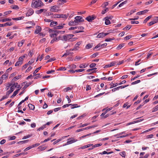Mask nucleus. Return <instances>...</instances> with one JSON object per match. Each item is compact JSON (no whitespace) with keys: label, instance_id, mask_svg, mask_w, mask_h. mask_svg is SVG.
I'll use <instances>...</instances> for the list:
<instances>
[{"label":"nucleus","instance_id":"obj_26","mask_svg":"<svg viewBox=\"0 0 158 158\" xmlns=\"http://www.w3.org/2000/svg\"><path fill=\"white\" fill-rule=\"evenodd\" d=\"M28 106L30 110H34V109L35 106L31 104H29Z\"/></svg>","mask_w":158,"mask_h":158},{"label":"nucleus","instance_id":"obj_24","mask_svg":"<svg viewBox=\"0 0 158 158\" xmlns=\"http://www.w3.org/2000/svg\"><path fill=\"white\" fill-rule=\"evenodd\" d=\"M58 24V23L56 22L53 21L50 24V26H54L57 25Z\"/></svg>","mask_w":158,"mask_h":158},{"label":"nucleus","instance_id":"obj_1","mask_svg":"<svg viewBox=\"0 0 158 158\" xmlns=\"http://www.w3.org/2000/svg\"><path fill=\"white\" fill-rule=\"evenodd\" d=\"M48 32L50 33L49 35L51 37H57L59 34H64L65 32V31H60L59 30H56L53 29L52 30L49 29Z\"/></svg>","mask_w":158,"mask_h":158},{"label":"nucleus","instance_id":"obj_64","mask_svg":"<svg viewBox=\"0 0 158 158\" xmlns=\"http://www.w3.org/2000/svg\"><path fill=\"white\" fill-rule=\"evenodd\" d=\"M8 95H6V96H3V97L1 98V99H0V101H2L5 99L7 98L8 97Z\"/></svg>","mask_w":158,"mask_h":158},{"label":"nucleus","instance_id":"obj_2","mask_svg":"<svg viewBox=\"0 0 158 158\" xmlns=\"http://www.w3.org/2000/svg\"><path fill=\"white\" fill-rule=\"evenodd\" d=\"M44 6V4L41 1L39 0H32L31 4V7L33 8H37Z\"/></svg>","mask_w":158,"mask_h":158},{"label":"nucleus","instance_id":"obj_7","mask_svg":"<svg viewBox=\"0 0 158 158\" xmlns=\"http://www.w3.org/2000/svg\"><path fill=\"white\" fill-rule=\"evenodd\" d=\"M34 10L31 8H29L26 13L27 16H29L32 15L34 13Z\"/></svg>","mask_w":158,"mask_h":158},{"label":"nucleus","instance_id":"obj_62","mask_svg":"<svg viewBox=\"0 0 158 158\" xmlns=\"http://www.w3.org/2000/svg\"><path fill=\"white\" fill-rule=\"evenodd\" d=\"M71 90V88L70 87H68L64 89V92H66Z\"/></svg>","mask_w":158,"mask_h":158},{"label":"nucleus","instance_id":"obj_51","mask_svg":"<svg viewBox=\"0 0 158 158\" xmlns=\"http://www.w3.org/2000/svg\"><path fill=\"white\" fill-rule=\"evenodd\" d=\"M44 10H46L45 9H41L39 10H38L37 11L36 13L38 14H41L42 12Z\"/></svg>","mask_w":158,"mask_h":158},{"label":"nucleus","instance_id":"obj_36","mask_svg":"<svg viewBox=\"0 0 158 158\" xmlns=\"http://www.w3.org/2000/svg\"><path fill=\"white\" fill-rule=\"evenodd\" d=\"M131 27V26L130 25H127L125 27L123 28L124 30H127L130 29Z\"/></svg>","mask_w":158,"mask_h":158},{"label":"nucleus","instance_id":"obj_18","mask_svg":"<svg viewBox=\"0 0 158 158\" xmlns=\"http://www.w3.org/2000/svg\"><path fill=\"white\" fill-rule=\"evenodd\" d=\"M77 24V23L75 20L74 21H71L69 23V26L76 25Z\"/></svg>","mask_w":158,"mask_h":158},{"label":"nucleus","instance_id":"obj_42","mask_svg":"<svg viewBox=\"0 0 158 158\" xmlns=\"http://www.w3.org/2000/svg\"><path fill=\"white\" fill-rule=\"evenodd\" d=\"M70 55V52L69 51H67L62 56V57H64V56H66L68 55Z\"/></svg>","mask_w":158,"mask_h":158},{"label":"nucleus","instance_id":"obj_43","mask_svg":"<svg viewBox=\"0 0 158 158\" xmlns=\"http://www.w3.org/2000/svg\"><path fill=\"white\" fill-rule=\"evenodd\" d=\"M41 67L40 66V67L38 68H37L36 69H35V70L34 72V73H33V74L34 75L36 74V73H37L38 72V71L39 70L41 69Z\"/></svg>","mask_w":158,"mask_h":158},{"label":"nucleus","instance_id":"obj_34","mask_svg":"<svg viewBox=\"0 0 158 158\" xmlns=\"http://www.w3.org/2000/svg\"><path fill=\"white\" fill-rule=\"evenodd\" d=\"M125 44H119L117 47V49L118 50L120 49H121L125 45Z\"/></svg>","mask_w":158,"mask_h":158},{"label":"nucleus","instance_id":"obj_50","mask_svg":"<svg viewBox=\"0 0 158 158\" xmlns=\"http://www.w3.org/2000/svg\"><path fill=\"white\" fill-rule=\"evenodd\" d=\"M158 110V107L156 106L153 108L152 112H154Z\"/></svg>","mask_w":158,"mask_h":158},{"label":"nucleus","instance_id":"obj_20","mask_svg":"<svg viewBox=\"0 0 158 158\" xmlns=\"http://www.w3.org/2000/svg\"><path fill=\"white\" fill-rule=\"evenodd\" d=\"M86 19L89 22H91L94 19V18L93 17L89 16L86 18Z\"/></svg>","mask_w":158,"mask_h":158},{"label":"nucleus","instance_id":"obj_59","mask_svg":"<svg viewBox=\"0 0 158 158\" xmlns=\"http://www.w3.org/2000/svg\"><path fill=\"white\" fill-rule=\"evenodd\" d=\"M114 38H107L105 40V41L107 42H109L111 41V40H114Z\"/></svg>","mask_w":158,"mask_h":158},{"label":"nucleus","instance_id":"obj_45","mask_svg":"<svg viewBox=\"0 0 158 158\" xmlns=\"http://www.w3.org/2000/svg\"><path fill=\"white\" fill-rule=\"evenodd\" d=\"M11 7L13 9H18L19 7L17 5H12Z\"/></svg>","mask_w":158,"mask_h":158},{"label":"nucleus","instance_id":"obj_60","mask_svg":"<svg viewBox=\"0 0 158 158\" xmlns=\"http://www.w3.org/2000/svg\"><path fill=\"white\" fill-rule=\"evenodd\" d=\"M11 12H12L11 11L9 10V11H7L6 12H5L4 13V14L5 15H6L9 14H10V13H11Z\"/></svg>","mask_w":158,"mask_h":158},{"label":"nucleus","instance_id":"obj_35","mask_svg":"<svg viewBox=\"0 0 158 158\" xmlns=\"http://www.w3.org/2000/svg\"><path fill=\"white\" fill-rule=\"evenodd\" d=\"M84 27H77V30H78V31H80V32H83V31L84 29Z\"/></svg>","mask_w":158,"mask_h":158},{"label":"nucleus","instance_id":"obj_38","mask_svg":"<svg viewBox=\"0 0 158 158\" xmlns=\"http://www.w3.org/2000/svg\"><path fill=\"white\" fill-rule=\"evenodd\" d=\"M71 108L72 109H74L75 108L78 107H80V106H78L77 104H73V105H72H72H71Z\"/></svg>","mask_w":158,"mask_h":158},{"label":"nucleus","instance_id":"obj_30","mask_svg":"<svg viewBox=\"0 0 158 158\" xmlns=\"http://www.w3.org/2000/svg\"><path fill=\"white\" fill-rule=\"evenodd\" d=\"M11 20V19L7 18L2 19H1L0 20V21H2V22H5L7 21H10Z\"/></svg>","mask_w":158,"mask_h":158},{"label":"nucleus","instance_id":"obj_56","mask_svg":"<svg viewBox=\"0 0 158 158\" xmlns=\"http://www.w3.org/2000/svg\"><path fill=\"white\" fill-rule=\"evenodd\" d=\"M120 155L122 157H125L126 155V152L125 151H123L122 152H120Z\"/></svg>","mask_w":158,"mask_h":158},{"label":"nucleus","instance_id":"obj_6","mask_svg":"<svg viewBox=\"0 0 158 158\" xmlns=\"http://www.w3.org/2000/svg\"><path fill=\"white\" fill-rule=\"evenodd\" d=\"M75 21L77 23L78 22H83L84 21V19L82 17L80 16H77L75 18Z\"/></svg>","mask_w":158,"mask_h":158},{"label":"nucleus","instance_id":"obj_58","mask_svg":"<svg viewBox=\"0 0 158 158\" xmlns=\"http://www.w3.org/2000/svg\"><path fill=\"white\" fill-rule=\"evenodd\" d=\"M153 2V0H150L147 2H146L145 3V4L146 5H148L151 4V3H152Z\"/></svg>","mask_w":158,"mask_h":158},{"label":"nucleus","instance_id":"obj_12","mask_svg":"<svg viewBox=\"0 0 158 158\" xmlns=\"http://www.w3.org/2000/svg\"><path fill=\"white\" fill-rule=\"evenodd\" d=\"M36 30L35 31V33L38 34L41 31V28L40 27L37 26H36Z\"/></svg>","mask_w":158,"mask_h":158},{"label":"nucleus","instance_id":"obj_48","mask_svg":"<svg viewBox=\"0 0 158 158\" xmlns=\"http://www.w3.org/2000/svg\"><path fill=\"white\" fill-rule=\"evenodd\" d=\"M46 128L45 125H44L43 126H42V127H40L39 128H38L37 130V131H40L41 130H43L44 128Z\"/></svg>","mask_w":158,"mask_h":158},{"label":"nucleus","instance_id":"obj_32","mask_svg":"<svg viewBox=\"0 0 158 158\" xmlns=\"http://www.w3.org/2000/svg\"><path fill=\"white\" fill-rule=\"evenodd\" d=\"M28 141H29V140L27 139V140H24L19 141V142H18V144L20 143L21 144H23V143H27V142H28Z\"/></svg>","mask_w":158,"mask_h":158},{"label":"nucleus","instance_id":"obj_49","mask_svg":"<svg viewBox=\"0 0 158 158\" xmlns=\"http://www.w3.org/2000/svg\"><path fill=\"white\" fill-rule=\"evenodd\" d=\"M32 136V135H27L25 136L22 139H25L29 138L30 137H31V136Z\"/></svg>","mask_w":158,"mask_h":158},{"label":"nucleus","instance_id":"obj_41","mask_svg":"<svg viewBox=\"0 0 158 158\" xmlns=\"http://www.w3.org/2000/svg\"><path fill=\"white\" fill-rule=\"evenodd\" d=\"M56 40H57V41H58L59 40H62V35H59L57 37H56Z\"/></svg>","mask_w":158,"mask_h":158},{"label":"nucleus","instance_id":"obj_13","mask_svg":"<svg viewBox=\"0 0 158 158\" xmlns=\"http://www.w3.org/2000/svg\"><path fill=\"white\" fill-rule=\"evenodd\" d=\"M14 89L15 87L14 85H12L10 87V90L8 91L7 92L6 95L9 96V95L14 90Z\"/></svg>","mask_w":158,"mask_h":158},{"label":"nucleus","instance_id":"obj_5","mask_svg":"<svg viewBox=\"0 0 158 158\" xmlns=\"http://www.w3.org/2000/svg\"><path fill=\"white\" fill-rule=\"evenodd\" d=\"M50 10L51 12H57L60 10L58 6L55 5L51 6Z\"/></svg>","mask_w":158,"mask_h":158},{"label":"nucleus","instance_id":"obj_40","mask_svg":"<svg viewBox=\"0 0 158 158\" xmlns=\"http://www.w3.org/2000/svg\"><path fill=\"white\" fill-rule=\"evenodd\" d=\"M24 41V40H22L20 42H19L18 44V46L21 47L23 45Z\"/></svg>","mask_w":158,"mask_h":158},{"label":"nucleus","instance_id":"obj_44","mask_svg":"<svg viewBox=\"0 0 158 158\" xmlns=\"http://www.w3.org/2000/svg\"><path fill=\"white\" fill-rule=\"evenodd\" d=\"M132 37V35H127L124 38V39L125 40H127L131 38Z\"/></svg>","mask_w":158,"mask_h":158},{"label":"nucleus","instance_id":"obj_33","mask_svg":"<svg viewBox=\"0 0 158 158\" xmlns=\"http://www.w3.org/2000/svg\"><path fill=\"white\" fill-rule=\"evenodd\" d=\"M24 18V17H20L18 18H13L12 19L13 20H21Z\"/></svg>","mask_w":158,"mask_h":158},{"label":"nucleus","instance_id":"obj_46","mask_svg":"<svg viewBox=\"0 0 158 158\" xmlns=\"http://www.w3.org/2000/svg\"><path fill=\"white\" fill-rule=\"evenodd\" d=\"M127 2V0L121 3L118 6L119 7H121L123 6V5L126 4Z\"/></svg>","mask_w":158,"mask_h":158},{"label":"nucleus","instance_id":"obj_11","mask_svg":"<svg viewBox=\"0 0 158 158\" xmlns=\"http://www.w3.org/2000/svg\"><path fill=\"white\" fill-rule=\"evenodd\" d=\"M12 25L11 22H7L4 24H0V27H5L8 26H10Z\"/></svg>","mask_w":158,"mask_h":158},{"label":"nucleus","instance_id":"obj_25","mask_svg":"<svg viewBox=\"0 0 158 158\" xmlns=\"http://www.w3.org/2000/svg\"><path fill=\"white\" fill-rule=\"evenodd\" d=\"M47 148L46 147H43L42 146H40L38 148V149L40 151H42L44 150Z\"/></svg>","mask_w":158,"mask_h":158},{"label":"nucleus","instance_id":"obj_57","mask_svg":"<svg viewBox=\"0 0 158 158\" xmlns=\"http://www.w3.org/2000/svg\"><path fill=\"white\" fill-rule=\"evenodd\" d=\"M128 86H129V85H124L123 86H119L118 87V89H122L125 88L126 87H127Z\"/></svg>","mask_w":158,"mask_h":158},{"label":"nucleus","instance_id":"obj_53","mask_svg":"<svg viewBox=\"0 0 158 158\" xmlns=\"http://www.w3.org/2000/svg\"><path fill=\"white\" fill-rule=\"evenodd\" d=\"M59 4H63L66 2L65 0H60L58 1Z\"/></svg>","mask_w":158,"mask_h":158},{"label":"nucleus","instance_id":"obj_15","mask_svg":"<svg viewBox=\"0 0 158 158\" xmlns=\"http://www.w3.org/2000/svg\"><path fill=\"white\" fill-rule=\"evenodd\" d=\"M93 144H89L87 145L84 146L82 147H81L79 148V149H85V148H88V147H91L92 146H93Z\"/></svg>","mask_w":158,"mask_h":158},{"label":"nucleus","instance_id":"obj_39","mask_svg":"<svg viewBox=\"0 0 158 158\" xmlns=\"http://www.w3.org/2000/svg\"><path fill=\"white\" fill-rule=\"evenodd\" d=\"M68 17V15L65 14H60V18L66 19Z\"/></svg>","mask_w":158,"mask_h":158},{"label":"nucleus","instance_id":"obj_14","mask_svg":"<svg viewBox=\"0 0 158 158\" xmlns=\"http://www.w3.org/2000/svg\"><path fill=\"white\" fill-rule=\"evenodd\" d=\"M77 141V139H73L70 141H68L65 144V145H69V144H72L73 143L76 142Z\"/></svg>","mask_w":158,"mask_h":158},{"label":"nucleus","instance_id":"obj_47","mask_svg":"<svg viewBox=\"0 0 158 158\" xmlns=\"http://www.w3.org/2000/svg\"><path fill=\"white\" fill-rule=\"evenodd\" d=\"M82 41H80L78 42H77L75 45V46H76V47H78L79 48V46L80 45V44H81Z\"/></svg>","mask_w":158,"mask_h":158},{"label":"nucleus","instance_id":"obj_37","mask_svg":"<svg viewBox=\"0 0 158 158\" xmlns=\"http://www.w3.org/2000/svg\"><path fill=\"white\" fill-rule=\"evenodd\" d=\"M157 22V21H156V20H153L150 22L149 23H148V25L149 26H150L154 24L155 23H156Z\"/></svg>","mask_w":158,"mask_h":158},{"label":"nucleus","instance_id":"obj_27","mask_svg":"<svg viewBox=\"0 0 158 158\" xmlns=\"http://www.w3.org/2000/svg\"><path fill=\"white\" fill-rule=\"evenodd\" d=\"M110 88H112L113 87H115L117 86L118 85V83H116L115 84H114L113 83H111L110 84Z\"/></svg>","mask_w":158,"mask_h":158},{"label":"nucleus","instance_id":"obj_29","mask_svg":"<svg viewBox=\"0 0 158 158\" xmlns=\"http://www.w3.org/2000/svg\"><path fill=\"white\" fill-rule=\"evenodd\" d=\"M7 74L5 73L1 77V78L2 80H5L8 77Z\"/></svg>","mask_w":158,"mask_h":158},{"label":"nucleus","instance_id":"obj_28","mask_svg":"<svg viewBox=\"0 0 158 158\" xmlns=\"http://www.w3.org/2000/svg\"><path fill=\"white\" fill-rule=\"evenodd\" d=\"M88 66V64H80L79 67L80 68H85Z\"/></svg>","mask_w":158,"mask_h":158},{"label":"nucleus","instance_id":"obj_16","mask_svg":"<svg viewBox=\"0 0 158 158\" xmlns=\"http://www.w3.org/2000/svg\"><path fill=\"white\" fill-rule=\"evenodd\" d=\"M20 89H17L14 92L13 94L11 96V98H13L15 96L17 95V94L18 93V92L19 90Z\"/></svg>","mask_w":158,"mask_h":158},{"label":"nucleus","instance_id":"obj_52","mask_svg":"<svg viewBox=\"0 0 158 158\" xmlns=\"http://www.w3.org/2000/svg\"><path fill=\"white\" fill-rule=\"evenodd\" d=\"M140 82H141V81L140 80H138L136 81H135L134 82H132L131 83V85H133L136 84H137L139 83H140Z\"/></svg>","mask_w":158,"mask_h":158},{"label":"nucleus","instance_id":"obj_19","mask_svg":"<svg viewBox=\"0 0 158 158\" xmlns=\"http://www.w3.org/2000/svg\"><path fill=\"white\" fill-rule=\"evenodd\" d=\"M31 84V82H29V83H26V85H24V86L22 89V90H24L25 89H26Z\"/></svg>","mask_w":158,"mask_h":158},{"label":"nucleus","instance_id":"obj_63","mask_svg":"<svg viewBox=\"0 0 158 158\" xmlns=\"http://www.w3.org/2000/svg\"><path fill=\"white\" fill-rule=\"evenodd\" d=\"M148 11V10H144L140 11L141 13V15H143L144 14L146 13H147Z\"/></svg>","mask_w":158,"mask_h":158},{"label":"nucleus","instance_id":"obj_17","mask_svg":"<svg viewBox=\"0 0 158 158\" xmlns=\"http://www.w3.org/2000/svg\"><path fill=\"white\" fill-rule=\"evenodd\" d=\"M97 69V68H94L92 69H88L87 70V71L88 72H89L90 71H92V73H89V74H92V73H94L95 71Z\"/></svg>","mask_w":158,"mask_h":158},{"label":"nucleus","instance_id":"obj_55","mask_svg":"<svg viewBox=\"0 0 158 158\" xmlns=\"http://www.w3.org/2000/svg\"><path fill=\"white\" fill-rule=\"evenodd\" d=\"M108 10V9L107 8H106L105 9L102 10V11L101 13L102 14H104L105 13H106L107 11Z\"/></svg>","mask_w":158,"mask_h":158},{"label":"nucleus","instance_id":"obj_10","mask_svg":"<svg viewBox=\"0 0 158 158\" xmlns=\"http://www.w3.org/2000/svg\"><path fill=\"white\" fill-rule=\"evenodd\" d=\"M18 60V61L16 62L15 64V66H20L23 64V61H22L21 58H19Z\"/></svg>","mask_w":158,"mask_h":158},{"label":"nucleus","instance_id":"obj_61","mask_svg":"<svg viewBox=\"0 0 158 158\" xmlns=\"http://www.w3.org/2000/svg\"><path fill=\"white\" fill-rule=\"evenodd\" d=\"M117 63V62L116 61H112L110 63L111 67L114 66Z\"/></svg>","mask_w":158,"mask_h":158},{"label":"nucleus","instance_id":"obj_4","mask_svg":"<svg viewBox=\"0 0 158 158\" xmlns=\"http://www.w3.org/2000/svg\"><path fill=\"white\" fill-rule=\"evenodd\" d=\"M107 45V44L106 43H104L102 44H99L94 48V49H96L99 48L97 50V51L99 50L102 48H104Z\"/></svg>","mask_w":158,"mask_h":158},{"label":"nucleus","instance_id":"obj_3","mask_svg":"<svg viewBox=\"0 0 158 158\" xmlns=\"http://www.w3.org/2000/svg\"><path fill=\"white\" fill-rule=\"evenodd\" d=\"M74 36V35L73 34H67L62 35V41H67L71 39Z\"/></svg>","mask_w":158,"mask_h":158},{"label":"nucleus","instance_id":"obj_31","mask_svg":"<svg viewBox=\"0 0 158 158\" xmlns=\"http://www.w3.org/2000/svg\"><path fill=\"white\" fill-rule=\"evenodd\" d=\"M152 18V16H149L147 17L144 20L143 23H146L147 22Z\"/></svg>","mask_w":158,"mask_h":158},{"label":"nucleus","instance_id":"obj_9","mask_svg":"<svg viewBox=\"0 0 158 158\" xmlns=\"http://www.w3.org/2000/svg\"><path fill=\"white\" fill-rule=\"evenodd\" d=\"M108 34V33H104L103 32L99 34L97 36V37L98 38H103L105 37V36L107 35Z\"/></svg>","mask_w":158,"mask_h":158},{"label":"nucleus","instance_id":"obj_22","mask_svg":"<svg viewBox=\"0 0 158 158\" xmlns=\"http://www.w3.org/2000/svg\"><path fill=\"white\" fill-rule=\"evenodd\" d=\"M105 19V24L106 25H108L110 24V22L108 19L105 18V17L104 18Z\"/></svg>","mask_w":158,"mask_h":158},{"label":"nucleus","instance_id":"obj_23","mask_svg":"<svg viewBox=\"0 0 158 158\" xmlns=\"http://www.w3.org/2000/svg\"><path fill=\"white\" fill-rule=\"evenodd\" d=\"M93 45L92 44L90 43L87 44L85 46V48L86 49H89L92 47Z\"/></svg>","mask_w":158,"mask_h":158},{"label":"nucleus","instance_id":"obj_54","mask_svg":"<svg viewBox=\"0 0 158 158\" xmlns=\"http://www.w3.org/2000/svg\"><path fill=\"white\" fill-rule=\"evenodd\" d=\"M66 70V68L65 67H60L58 69V70L65 71Z\"/></svg>","mask_w":158,"mask_h":158},{"label":"nucleus","instance_id":"obj_21","mask_svg":"<svg viewBox=\"0 0 158 158\" xmlns=\"http://www.w3.org/2000/svg\"><path fill=\"white\" fill-rule=\"evenodd\" d=\"M21 77V75H19L18 76H16L13 78V79L12 80L15 81H16L18 79H19V78H20Z\"/></svg>","mask_w":158,"mask_h":158},{"label":"nucleus","instance_id":"obj_8","mask_svg":"<svg viewBox=\"0 0 158 158\" xmlns=\"http://www.w3.org/2000/svg\"><path fill=\"white\" fill-rule=\"evenodd\" d=\"M65 25V23H61L59 25L56 26L54 28V29L56 30H59V29L63 28L64 27V26Z\"/></svg>","mask_w":158,"mask_h":158}]
</instances>
